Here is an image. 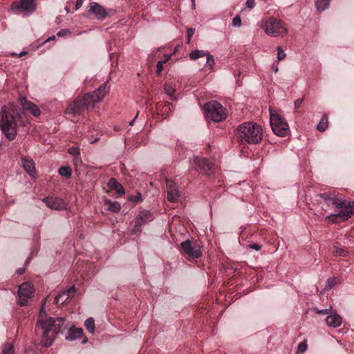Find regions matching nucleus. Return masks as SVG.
<instances>
[{
  "label": "nucleus",
  "mask_w": 354,
  "mask_h": 354,
  "mask_svg": "<svg viewBox=\"0 0 354 354\" xmlns=\"http://www.w3.org/2000/svg\"><path fill=\"white\" fill-rule=\"evenodd\" d=\"M107 92L106 84H103L93 93L77 96L73 102L68 104L65 113L73 116L80 115L85 111L93 109L96 103L102 100Z\"/></svg>",
  "instance_id": "1"
},
{
  "label": "nucleus",
  "mask_w": 354,
  "mask_h": 354,
  "mask_svg": "<svg viewBox=\"0 0 354 354\" xmlns=\"http://www.w3.org/2000/svg\"><path fill=\"white\" fill-rule=\"evenodd\" d=\"M64 322V318H53L49 317L43 308L41 309L37 326L43 331L41 344L44 346L48 347L53 344L56 335L61 331Z\"/></svg>",
  "instance_id": "2"
},
{
  "label": "nucleus",
  "mask_w": 354,
  "mask_h": 354,
  "mask_svg": "<svg viewBox=\"0 0 354 354\" xmlns=\"http://www.w3.org/2000/svg\"><path fill=\"white\" fill-rule=\"evenodd\" d=\"M332 209L336 207L339 211L335 214H331L325 218V221L331 223H336L340 221H345L348 220L354 213V202L348 201L336 196L333 197L328 201L322 204V208L325 209Z\"/></svg>",
  "instance_id": "3"
},
{
  "label": "nucleus",
  "mask_w": 354,
  "mask_h": 354,
  "mask_svg": "<svg viewBox=\"0 0 354 354\" xmlns=\"http://www.w3.org/2000/svg\"><path fill=\"white\" fill-rule=\"evenodd\" d=\"M238 133L241 142L257 144L262 139L263 129L257 123L248 122L239 125Z\"/></svg>",
  "instance_id": "4"
},
{
  "label": "nucleus",
  "mask_w": 354,
  "mask_h": 354,
  "mask_svg": "<svg viewBox=\"0 0 354 354\" xmlns=\"http://www.w3.org/2000/svg\"><path fill=\"white\" fill-rule=\"evenodd\" d=\"M0 128L9 140H13L17 134V124L14 115L7 109L1 110Z\"/></svg>",
  "instance_id": "5"
},
{
  "label": "nucleus",
  "mask_w": 354,
  "mask_h": 354,
  "mask_svg": "<svg viewBox=\"0 0 354 354\" xmlns=\"http://www.w3.org/2000/svg\"><path fill=\"white\" fill-rule=\"evenodd\" d=\"M261 28L266 35L274 37L283 36L288 32V29L282 21L273 17H270L265 21Z\"/></svg>",
  "instance_id": "6"
},
{
  "label": "nucleus",
  "mask_w": 354,
  "mask_h": 354,
  "mask_svg": "<svg viewBox=\"0 0 354 354\" xmlns=\"http://www.w3.org/2000/svg\"><path fill=\"white\" fill-rule=\"evenodd\" d=\"M204 109L206 117L214 122H221L227 117L225 109L216 101H211L205 104Z\"/></svg>",
  "instance_id": "7"
},
{
  "label": "nucleus",
  "mask_w": 354,
  "mask_h": 354,
  "mask_svg": "<svg viewBox=\"0 0 354 354\" xmlns=\"http://www.w3.org/2000/svg\"><path fill=\"white\" fill-rule=\"evenodd\" d=\"M270 123L273 132L279 136H285L289 131L288 123L277 113L270 111Z\"/></svg>",
  "instance_id": "8"
},
{
  "label": "nucleus",
  "mask_w": 354,
  "mask_h": 354,
  "mask_svg": "<svg viewBox=\"0 0 354 354\" xmlns=\"http://www.w3.org/2000/svg\"><path fill=\"white\" fill-rule=\"evenodd\" d=\"M35 292L34 286L29 282H24L19 286V303L21 306H28Z\"/></svg>",
  "instance_id": "9"
},
{
  "label": "nucleus",
  "mask_w": 354,
  "mask_h": 354,
  "mask_svg": "<svg viewBox=\"0 0 354 354\" xmlns=\"http://www.w3.org/2000/svg\"><path fill=\"white\" fill-rule=\"evenodd\" d=\"M87 12L88 15H94L95 18L98 20H103L111 14L113 13V10H106L99 3L91 2L87 8Z\"/></svg>",
  "instance_id": "10"
},
{
  "label": "nucleus",
  "mask_w": 354,
  "mask_h": 354,
  "mask_svg": "<svg viewBox=\"0 0 354 354\" xmlns=\"http://www.w3.org/2000/svg\"><path fill=\"white\" fill-rule=\"evenodd\" d=\"M184 252L192 259H198L202 256L200 245L196 241H185L181 243Z\"/></svg>",
  "instance_id": "11"
},
{
  "label": "nucleus",
  "mask_w": 354,
  "mask_h": 354,
  "mask_svg": "<svg viewBox=\"0 0 354 354\" xmlns=\"http://www.w3.org/2000/svg\"><path fill=\"white\" fill-rule=\"evenodd\" d=\"M35 0H21L19 2H14L11 8L13 11L21 12L24 14H30L35 10L33 3Z\"/></svg>",
  "instance_id": "12"
},
{
  "label": "nucleus",
  "mask_w": 354,
  "mask_h": 354,
  "mask_svg": "<svg viewBox=\"0 0 354 354\" xmlns=\"http://www.w3.org/2000/svg\"><path fill=\"white\" fill-rule=\"evenodd\" d=\"M167 198L171 203H176L179 199V191L176 183L172 180H166Z\"/></svg>",
  "instance_id": "13"
},
{
  "label": "nucleus",
  "mask_w": 354,
  "mask_h": 354,
  "mask_svg": "<svg viewBox=\"0 0 354 354\" xmlns=\"http://www.w3.org/2000/svg\"><path fill=\"white\" fill-rule=\"evenodd\" d=\"M194 165L196 170L204 174H207L213 167L212 162L205 158H195L194 160Z\"/></svg>",
  "instance_id": "14"
},
{
  "label": "nucleus",
  "mask_w": 354,
  "mask_h": 354,
  "mask_svg": "<svg viewBox=\"0 0 354 354\" xmlns=\"http://www.w3.org/2000/svg\"><path fill=\"white\" fill-rule=\"evenodd\" d=\"M42 201L50 209L55 210H62L66 207L64 201L60 198L46 197Z\"/></svg>",
  "instance_id": "15"
},
{
  "label": "nucleus",
  "mask_w": 354,
  "mask_h": 354,
  "mask_svg": "<svg viewBox=\"0 0 354 354\" xmlns=\"http://www.w3.org/2000/svg\"><path fill=\"white\" fill-rule=\"evenodd\" d=\"M20 104L24 111H30L35 117H38L41 114L39 107L32 102L28 100L26 97L19 99Z\"/></svg>",
  "instance_id": "16"
},
{
  "label": "nucleus",
  "mask_w": 354,
  "mask_h": 354,
  "mask_svg": "<svg viewBox=\"0 0 354 354\" xmlns=\"http://www.w3.org/2000/svg\"><path fill=\"white\" fill-rule=\"evenodd\" d=\"M151 219V214L148 210H142L140 212L138 217L135 221V226L133 229V232H137L140 230V227L147 221Z\"/></svg>",
  "instance_id": "17"
},
{
  "label": "nucleus",
  "mask_w": 354,
  "mask_h": 354,
  "mask_svg": "<svg viewBox=\"0 0 354 354\" xmlns=\"http://www.w3.org/2000/svg\"><path fill=\"white\" fill-rule=\"evenodd\" d=\"M326 324L328 327L337 328L341 326L342 323V317L336 312L329 315L326 318Z\"/></svg>",
  "instance_id": "18"
},
{
  "label": "nucleus",
  "mask_w": 354,
  "mask_h": 354,
  "mask_svg": "<svg viewBox=\"0 0 354 354\" xmlns=\"http://www.w3.org/2000/svg\"><path fill=\"white\" fill-rule=\"evenodd\" d=\"M75 292L74 286H71L68 290L62 292L55 297V302L56 304L60 303L61 304H65L67 300L71 297L72 294Z\"/></svg>",
  "instance_id": "19"
},
{
  "label": "nucleus",
  "mask_w": 354,
  "mask_h": 354,
  "mask_svg": "<svg viewBox=\"0 0 354 354\" xmlns=\"http://www.w3.org/2000/svg\"><path fill=\"white\" fill-rule=\"evenodd\" d=\"M21 162L23 167L24 169L26 171V172L32 177H35L36 172H35V167L34 162L32 159L26 157H22L21 158Z\"/></svg>",
  "instance_id": "20"
},
{
  "label": "nucleus",
  "mask_w": 354,
  "mask_h": 354,
  "mask_svg": "<svg viewBox=\"0 0 354 354\" xmlns=\"http://www.w3.org/2000/svg\"><path fill=\"white\" fill-rule=\"evenodd\" d=\"M83 335V330L82 328L71 327L68 331V335L66 339L68 340H74L82 337Z\"/></svg>",
  "instance_id": "21"
},
{
  "label": "nucleus",
  "mask_w": 354,
  "mask_h": 354,
  "mask_svg": "<svg viewBox=\"0 0 354 354\" xmlns=\"http://www.w3.org/2000/svg\"><path fill=\"white\" fill-rule=\"evenodd\" d=\"M108 185L111 189H114L118 194H123L124 193L122 185L119 182H118L116 179L111 178Z\"/></svg>",
  "instance_id": "22"
},
{
  "label": "nucleus",
  "mask_w": 354,
  "mask_h": 354,
  "mask_svg": "<svg viewBox=\"0 0 354 354\" xmlns=\"http://www.w3.org/2000/svg\"><path fill=\"white\" fill-rule=\"evenodd\" d=\"M105 205L108 206V209L113 212L117 213L120 211V204L117 201H111L110 200H105Z\"/></svg>",
  "instance_id": "23"
},
{
  "label": "nucleus",
  "mask_w": 354,
  "mask_h": 354,
  "mask_svg": "<svg viewBox=\"0 0 354 354\" xmlns=\"http://www.w3.org/2000/svg\"><path fill=\"white\" fill-rule=\"evenodd\" d=\"M328 117L326 114H324L322 115L319 124H317V129L319 131L323 132L328 128Z\"/></svg>",
  "instance_id": "24"
},
{
  "label": "nucleus",
  "mask_w": 354,
  "mask_h": 354,
  "mask_svg": "<svg viewBox=\"0 0 354 354\" xmlns=\"http://www.w3.org/2000/svg\"><path fill=\"white\" fill-rule=\"evenodd\" d=\"M207 55V51L194 50L189 53V58L192 60H196L198 58L203 57Z\"/></svg>",
  "instance_id": "25"
},
{
  "label": "nucleus",
  "mask_w": 354,
  "mask_h": 354,
  "mask_svg": "<svg viewBox=\"0 0 354 354\" xmlns=\"http://www.w3.org/2000/svg\"><path fill=\"white\" fill-rule=\"evenodd\" d=\"M330 0H317L316 1V7L318 12H322L325 9H326L330 3Z\"/></svg>",
  "instance_id": "26"
},
{
  "label": "nucleus",
  "mask_w": 354,
  "mask_h": 354,
  "mask_svg": "<svg viewBox=\"0 0 354 354\" xmlns=\"http://www.w3.org/2000/svg\"><path fill=\"white\" fill-rule=\"evenodd\" d=\"M164 90L169 96L174 98L176 90L171 83H165L164 85Z\"/></svg>",
  "instance_id": "27"
},
{
  "label": "nucleus",
  "mask_w": 354,
  "mask_h": 354,
  "mask_svg": "<svg viewBox=\"0 0 354 354\" xmlns=\"http://www.w3.org/2000/svg\"><path fill=\"white\" fill-rule=\"evenodd\" d=\"M84 325L89 333H94L95 329V322L92 317H89L87 319H86Z\"/></svg>",
  "instance_id": "28"
},
{
  "label": "nucleus",
  "mask_w": 354,
  "mask_h": 354,
  "mask_svg": "<svg viewBox=\"0 0 354 354\" xmlns=\"http://www.w3.org/2000/svg\"><path fill=\"white\" fill-rule=\"evenodd\" d=\"M339 283V279L337 277H330L328 279L326 286L324 287L325 290H328L333 286Z\"/></svg>",
  "instance_id": "29"
},
{
  "label": "nucleus",
  "mask_w": 354,
  "mask_h": 354,
  "mask_svg": "<svg viewBox=\"0 0 354 354\" xmlns=\"http://www.w3.org/2000/svg\"><path fill=\"white\" fill-rule=\"evenodd\" d=\"M320 198L322 199L323 201H319V203L320 204H323L325 202H328V201L330 199H331L333 197L335 196V195L333 193H330V192H325V193H322V194H320L318 195Z\"/></svg>",
  "instance_id": "30"
},
{
  "label": "nucleus",
  "mask_w": 354,
  "mask_h": 354,
  "mask_svg": "<svg viewBox=\"0 0 354 354\" xmlns=\"http://www.w3.org/2000/svg\"><path fill=\"white\" fill-rule=\"evenodd\" d=\"M333 253V255L336 257H346L348 254V252L344 248H340L335 245Z\"/></svg>",
  "instance_id": "31"
},
{
  "label": "nucleus",
  "mask_w": 354,
  "mask_h": 354,
  "mask_svg": "<svg viewBox=\"0 0 354 354\" xmlns=\"http://www.w3.org/2000/svg\"><path fill=\"white\" fill-rule=\"evenodd\" d=\"M59 174L62 176L70 178L72 174L71 169L69 167H62L59 169Z\"/></svg>",
  "instance_id": "32"
},
{
  "label": "nucleus",
  "mask_w": 354,
  "mask_h": 354,
  "mask_svg": "<svg viewBox=\"0 0 354 354\" xmlns=\"http://www.w3.org/2000/svg\"><path fill=\"white\" fill-rule=\"evenodd\" d=\"M1 354H15V350L12 344L7 343L3 347Z\"/></svg>",
  "instance_id": "33"
},
{
  "label": "nucleus",
  "mask_w": 354,
  "mask_h": 354,
  "mask_svg": "<svg viewBox=\"0 0 354 354\" xmlns=\"http://www.w3.org/2000/svg\"><path fill=\"white\" fill-rule=\"evenodd\" d=\"M170 58V55H166V58L164 61H159L156 65V73L158 75L160 74L162 71V64L166 63Z\"/></svg>",
  "instance_id": "34"
},
{
  "label": "nucleus",
  "mask_w": 354,
  "mask_h": 354,
  "mask_svg": "<svg viewBox=\"0 0 354 354\" xmlns=\"http://www.w3.org/2000/svg\"><path fill=\"white\" fill-rule=\"evenodd\" d=\"M206 57V64L209 66L210 68L213 67L214 65V59L212 55H211L207 51V55H205Z\"/></svg>",
  "instance_id": "35"
},
{
  "label": "nucleus",
  "mask_w": 354,
  "mask_h": 354,
  "mask_svg": "<svg viewBox=\"0 0 354 354\" xmlns=\"http://www.w3.org/2000/svg\"><path fill=\"white\" fill-rule=\"evenodd\" d=\"M307 349V343L306 340H304L301 342H300L297 346V353H304Z\"/></svg>",
  "instance_id": "36"
},
{
  "label": "nucleus",
  "mask_w": 354,
  "mask_h": 354,
  "mask_svg": "<svg viewBox=\"0 0 354 354\" xmlns=\"http://www.w3.org/2000/svg\"><path fill=\"white\" fill-rule=\"evenodd\" d=\"M277 60L278 61L283 60L286 57V54L284 53V51L280 46H278L277 48Z\"/></svg>",
  "instance_id": "37"
},
{
  "label": "nucleus",
  "mask_w": 354,
  "mask_h": 354,
  "mask_svg": "<svg viewBox=\"0 0 354 354\" xmlns=\"http://www.w3.org/2000/svg\"><path fill=\"white\" fill-rule=\"evenodd\" d=\"M331 309H332L331 306L329 308L322 309V310L319 309L318 308H313V311L315 312L317 314L327 315V314H328L330 313Z\"/></svg>",
  "instance_id": "38"
},
{
  "label": "nucleus",
  "mask_w": 354,
  "mask_h": 354,
  "mask_svg": "<svg viewBox=\"0 0 354 354\" xmlns=\"http://www.w3.org/2000/svg\"><path fill=\"white\" fill-rule=\"evenodd\" d=\"M68 151L70 154L73 155V156H77L80 153L79 149L75 147H70Z\"/></svg>",
  "instance_id": "39"
},
{
  "label": "nucleus",
  "mask_w": 354,
  "mask_h": 354,
  "mask_svg": "<svg viewBox=\"0 0 354 354\" xmlns=\"http://www.w3.org/2000/svg\"><path fill=\"white\" fill-rule=\"evenodd\" d=\"M232 25L234 27H239L241 25V19L239 15L235 16L232 19Z\"/></svg>",
  "instance_id": "40"
},
{
  "label": "nucleus",
  "mask_w": 354,
  "mask_h": 354,
  "mask_svg": "<svg viewBox=\"0 0 354 354\" xmlns=\"http://www.w3.org/2000/svg\"><path fill=\"white\" fill-rule=\"evenodd\" d=\"M245 6L247 8L250 9H252L256 6V3L254 0H247L245 3Z\"/></svg>",
  "instance_id": "41"
},
{
  "label": "nucleus",
  "mask_w": 354,
  "mask_h": 354,
  "mask_svg": "<svg viewBox=\"0 0 354 354\" xmlns=\"http://www.w3.org/2000/svg\"><path fill=\"white\" fill-rule=\"evenodd\" d=\"M71 32L68 29H62L57 32L58 37H64L65 35H69Z\"/></svg>",
  "instance_id": "42"
},
{
  "label": "nucleus",
  "mask_w": 354,
  "mask_h": 354,
  "mask_svg": "<svg viewBox=\"0 0 354 354\" xmlns=\"http://www.w3.org/2000/svg\"><path fill=\"white\" fill-rule=\"evenodd\" d=\"M194 34V28H189L187 30V42H189L191 37Z\"/></svg>",
  "instance_id": "43"
},
{
  "label": "nucleus",
  "mask_w": 354,
  "mask_h": 354,
  "mask_svg": "<svg viewBox=\"0 0 354 354\" xmlns=\"http://www.w3.org/2000/svg\"><path fill=\"white\" fill-rule=\"evenodd\" d=\"M130 200L133 202L138 203V202H140L142 201V197H141V195L140 194H138V195H136L135 196H131Z\"/></svg>",
  "instance_id": "44"
},
{
  "label": "nucleus",
  "mask_w": 354,
  "mask_h": 354,
  "mask_svg": "<svg viewBox=\"0 0 354 354\" xmlns=\"http://www.w3.org/2000/svg\"><path fill=\"white\" fill-rule=\"evenodd\" d=\"M303 101H304L303 98L297 99L294 102L295 108L298 109L302 104Z\"/></svg>",
  "instance_id": "45"
},
{
  "label": "nucleus",
  "mask_w": 354,
  "mask_h": 354,
  "mask_svg": "<svg viewBox=\"0 0 354 354\" xmlns=\"http://www.w3.org/2000/svg\"><path fill=\"white\" fill-rule=\"evenodd\" d=\"M249 247L252 249L257 250V251L260 250L261 248V246L260 245L257 244V243L250 244V245H249Z\"/></svg>",
  "instance_id": "46"
},
{
  "label": "nucleus",
  "mask_w": 354,
  "mask_h": 354,
  "mask_svg": "<svg viewBox=\"0 0 354 354\" xmlns=\"http://www.w3.org/2000/svg\"><path fill=\"white\" fill-rule=\"evenodd\" d=\"M83 4V0H77L75 3V10H79Z\"/></svg>",
  "instance_id": "47"
},
{
  "label": "nucleus",
  "mask_w": 354,
  "mask_h": 354,
  "mask_svg": "<svg viewBox=\"0 0 354 354\" xmlns=\"http://www.w3.org/2000/svg\"><path fill=\"white\" fill-rule=\"evenodd\" d=\"M138 115V112L137 113V114H136V115L135 116V118H134L131 121H130V122H129V126H133V125L134 122H135V120H136V118H137Z\"/></svg>",
  "instance_id": "48"
},
{
  "label": "nucleus",
  "mask_w": 354,
  "mask_h": 354,
  "mask_svg": "<svg viewBox=\"0 0 354 354\" xmlns=\"http://www.w3.org/2000/svg\"><path fill=\"white\" fill-rule=\"evenodd\" d=\"M272 68L275 73H277L278 72V71H279L278 66L272 65Z\"/></svg>",
  "instance_id": "49"
},
{
  "label": "nucleus",
  "mask_w": 354,
  "mask_h": 354,
  "mask_svg": "<svg viewBox=\"0 0 354 354\" xmlns=\"http://www.w3.org/2000/svg\"><path fill=\"white\" fill-rule=\"evenodd\" d=\"M24 271H25V270L24 268H20V269L17 270V272L19 274H22L24 272Z\"/></svg>",
  "instance_id": "50"
},
{
  "label": "nucleus",
  "mask_w": 354,
  "mask_h": 354,
  "mask_svg": "<svg viewBox=\"0 0 354 354\" xmlns=\"http://www.w3.org/2000/svg\"><path fill=\"white\" fill-rule=\"evenodd\" d=\"M27 54V52L26 51H22L21 53H20V54L19 55V57H22L25 55Z\"/></svg>",
  "instance_id": "51"
},
{
  "label": "nucleus",
  "mask_w": 354,
  "mask_h": 354,
  "mask_svg": "<svg viewBox=\"0 0 354 354\" xmlns=\"http://www.w3.org/2000/svg\"><path fill=\"white\" fill-rule=\"evenodd\" d=\"M55 36H53V37H51L48 38V39L46 40V41H50V40H53V39H55Z\"/></svg>",
  "instance_id": "52"
},
{
  "label": "nucleus",
  "mask_w": 354,
  "mask_h": 354,
  "mask_svg": "<svg viewBox=\"0 0 354 354\" xmlns=\"http://www.w3.org/2000/svg\"><path fill=\"white\" fill-rule=\"evenodd\" d=\"M65 10H66V12H67V13H68V12H70L69 8H68V6H66V7L65 8Z\"/></svg>",
  "instance_id": "53"
},
{
  "label": "nucleus",
  "mask_w": 354,
  "mask_h": 354,
  "mask_svg": "<svg viewBox=\"0 0 354 354\" xmlns=\"http://www.w3.org/2000/svg\"><path fill=\"white\" fill-rule=\"evenodd\" d=\"M193 6L195 5V0H192Z\"/></svg>",
  "instance_id": "54"
},
{
  "label": "nucleus",
  "mask_w": 354,
  "mask_h": 354,
  "mask_svg": "<svg viewBox=\"0 0 354 354\" xmlns=\"http://www.w3.org/2000/svg\"><path fill=\"white\" fill-rule=\"evenodd\" d=\"M12 56H17V54L14 53H12Z\"/></svg>",
  "instance_id": "55"
}]
</instances>
